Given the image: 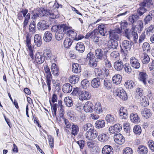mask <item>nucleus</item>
I'll return each mask as SVG.
<instances>
[{"instance_id":"f257e3e1","label":"nucleus","mask_w":154,"mask_h":154,"mask_svg":"<svg viewBox=\"0 0 154 154\" xmlns=\"http://www.w3.org/2000/svg\"><path fill=\"white\" fill-rule=\"evenodd\" d=\"M134 28H132L131 30L129 29H126L125 30V35L130 40L133 39V41L135 43H137V42L138 35L137 32L134 31Z\"/></svg>"},{"instance_id":"f03ea898","label":"nucleus","mask_w":154,"mask_h":154,"mask_svg":"<svg viewBox=\"0 0 154 154\" xmlns=\"http://www.w3.org/2000/svg\"><path fill=\"white\" fill-rule=\"evenodd\" d=\"M45 72V75L47 85L48 86V91H50L51 90V84L52 79V75L51 73L50 69L48 66H45L44 67Z\"/></svg>"},{"instance_id":"7ed1b4c3","label":"nucleus","mask_w":154,"mask_h":154,"mask_svg":"<svg viewBox=\"0 0 154 154\" xmlns=\"http://www.w3.org/2000/svg\"><path fill=\"white\" fill-rule=\"evenodd\" d=\"M109 34L110 39L119 40L120 39L119 36L118 34L122 32V29L119 28L116 29L115 30H110L108 32Z\"/></svg>"},{"instance_id":"20e7f679","label":"nucleus","mask_w":154,"mask_h":154,"mask_svg":"<svg viewBox=\"0 0 154 154\" xmlns=\"http://www.w3.org/2000/svg\"><path fill=\"white\" fill-rule=\"evenodd\" d=\"M98 135L97 131L94 128H91L86 132L85 136L88 140H91L95 139Z\"/></svg>"},{"instance_id":"39448f33","label":"nucleus","mask_w":154,"mask_h":154,"mask_svg":"<svg viewBox=\"0 0 154 154\" xmlns=\"http://www.w3.org/2000/svg\"><path fill=\"white\" fill-rule=\"evenodd\" d=\"M86 60L87 61H88V65L89 66L95 67L97 66V63L95 58V57L91 52H90L88 54Z\"/></svg>"},{"instance_id":"423d86ee","label":"nucleus","mask_w":154,"mask_h":154,"mask_svg":"<svg viewBox=\"0 0 154 154\" xmlns=\"http://www.w3.org/2000/svg\"><path fill=\"white\" fill-rule=\"evenodd\" d=\"M116 95L118 96L123 100H126L127 96L125 90L122 88H118L115 92Z\"/></svg>"},{"instance_id":"0eeeda50","label":"nucleus","mask_w":154,"mask_h":154,"mask_svg":"<svg viewBox=\"0 0 154 154\" xmlns=\"http://www.w3.org/2000/svg\"><path fill=\"white\" fill-rule=\"evenodd\" d=\"M122 129V125L118 123L110 127L109 128V131L110 133L113 134L120 131Z\"/></svg>"},{"instance_id":"6e6552de","label":"nucleus","mask_w":154,"mask_h":154,"mask_svg":"<svg viewBox=\"0 0 154 154\" xmlns=\"http://www.w3.org/2000/svg\"><path fill=\"white\" fill-rule=\"evenodd\" d=\"M114 139L115 142L119 144L122 145L125 142V138L120 134H115L114 136Z\"/></svg>"},{"instance_id":"1a4fd4ad","label":"nucleus","mask_w":154,"mask_h":154,"mask_svg":"<svg viewBox=\"0 0 154 154\" xmlns=\"http://www.w3.org/2000/svg\"><path fill=\"white\" fill-rule=\"evenodd\" d=\"M90 97L91 95L89 92L85 90L81 91L79 96V100L82 101L89 100Z\"/></svg>"},{"instance_id":"9d476101","label":"nucleus","mask_w":154,"mask_h":154,"mask_svg":"<svg viewBox=\"0 0 154 154\" xmlns=\"http://www.w3.org/2000/svg\"><path fill=\"white\" fill-rule=\"evenodd\" d=\"M45 57L40 52L37 53L35 55V62L38 64H41L44 62Z\"/></svg>"},{"instance_id":"9b49d317","label":"nucleus","mask_w":154,"mask_h":154,"mask_svg":"<svg viewBox=\"0 0 154 154\" xmlns=\"http://www.w3.org/2000/svg\"><path fill=\"white\" fill-rule=\"evenodd\" d=\"M70 27L66 24H60L57 26V30H60L64 34H67Z\"/></svg>"},{"instance_id":"f8f14e48","label":"nucleus","mask_w":154,"mask_h":154,"mask_svg":"<svg viewBox=\"0 0 154 154\" xmlns=\"http://www.w3.org/2000/svg\"><path fill=\"white\" fill-rule=\"evenodd\" d=\"M95 55L97 59L102 60L105 59L107 57L101 49H97L95 50Z\"/></svg>"},{"instance_id":"ddd939ff","label":"nucleus","mask_w":154,"mask_h":154,"mask_svg":"<svg viewBox=\"0 0 154 154\" xmlns=\"http://www.w3.org/2000/svg\"><path fill=\"white\" fill-rule=\"evenodd\" d=\"M93 105L92 103L90 102V101L86 102L83 106L84 111L87 112H92L93 111Z\"/></svg>"},{"instance_id":"4468645a","label":"nucleus","mask_w":154,"mask_h":154,"mask_svg":"<svg viewBox=\"0 0 154 154\" xmlns=\"http://www.w3.org/2000/svg\"><path fill=\"white\" fill-rule=\"evenodd\" d=\"M114 66L116 70L120 71L124 68V65L122 60H119L114 62Z\"/></svg>"},{"instance_id":"2eb2a0df","label":"nucleus","mask_w":154,"mask_h":154,"mask_svg":"<svg viewBox=\"0 0 154 154\" xmlns=\"http://www.w3.org/2000/svg\"><path fill=\"white\" fill-rule=\"evenodd\" d=\"M130 63L132 66L136 69H138L140 67V64L138 60L135 57H132L130 60Z\"/></svg>"},{"instance_id":"dca6fc26","label":"nucleus","mask_w":154,"mask_h":154,"mask_svg":"<svg viewBox=\"0 0 154 154\" xmlns=\"http://www.w3.org/2000/svg\"><path fill=\"white\" fill-rule=\"evenodd\" d=\"M102 154H113V149L109 145H105L102 149Z\"/></svg>"},{"instance_id":"f3484780","label":"nucleus","mask_w":154,"mask_h":154,"mask_svg":"<svg viewBox=\"0 0 154 154\" xmlns=\"http://www.w3.org/2000/svg\"><path fill=\"white\" fill-rule=\"evenodd\" d=\"M131 44L130 42L127 40H124L122 43L121 47L122 49L126 50V51L130 50L131 47Z\"/></svg>"},{"instance_id":"a211bd4d","label":"nucleus","mask_w":154,"mask_h":154,"mask_svg":"<svg viewBox=\"0 0 154 154\" xmlns=\"http://www.w3.org/2000/svg\"><path fill=\"white\" fill-rule=\"evenodd\" d=\"M109 138V136L107 134L104 133L100 134L97 138L98 141L103 143L108 141Z\"/></svg>"},{"instance_id":"6ab92c4d","label":"nucleus","mask_w":154,"mask_h":154,"mask_svg":"<svg viewBox=\"0 0 154 154\" xmlns=\"http://www.w3.org/2000/svg\"><path fill=\"white\" fill-rule=\"evenodd\" d=\"M147 78L148 75L146 72H141L139 73L138 79L140 81L142 82L144 85L146 84V80Z\"/></svg>"},{"instance_id":"aec40b11","label":"nucleus","mask_w":154,"mask_h":154,"mask_svg":"<svg viewBox=\"0 0 154 154\" xmlns=\"http://www.w3.org/2000/svg\"><path fill=\"white\" fill-rule=\"evenodd\" d=\"M119 113L121 119H125L127 118L128 112L126 108L122 107H121Z\"/></svg>"},{"instance_id":"412c9836","label":"nucleus","mask_w":154,"mask_h":154,"mask_svg":"<svg viewBox=\"0 0 154 154\" xmlns=\"http://www.w3.org/2000/svg\"><path fill=\"white\" fill-rule=\"evenodd\" d=\"M105 24H101L98 26L97 29L100 35L102 36H105L106 33V28Z\"/></svg>"},{"instance_id":"4be33fe9","label":"nucleus","mask_w":154,"mask_h":154,"mask_svg":"<svg viewBox=\"0 0 154 154\" xmlns=\"http://www.w3.org/2000/svg\"><path fill=\"white\" fill-rule=\"evenodd\" d=\"M92 87L94 88H98L100 85V79L99 78H94L91 82Z\"/></svg>"},{"instance_id":"5701e85b","label":"nucleus","mask_w":154,"mask_h":154,"mask_svg":"<svg viewBox=\"0 0 154 154\" xmlns=\"http://www.w3.org/2000/svg\"><path fill=\"white\" fill-rule=\"evenodd\" d=\"M72 90V87L69 83L64 84L62 87V90L65 93H70Z\"/></svg>"},{"instance_id":"b1692460","label":"nucleus","mask_w":154,"mask_h":154,"mask_svg":"<svg viewBox=\"0 0 154 154\" xmlns=\"http://www.w3.org/2000/svg\"><path fill=\"white\" fill-rule=\"evenodd\" d=\"M37 26L38 29L41 30H44L48 27L46 21L44 20L39 22L37 24Z\"/></svg>"},{"instance_id":"393cba45","label":"nucleus","mask_w":154,"mask_h":154,"mask_svg":"<svg viewBox=\"0 0 154 154\" xmlns=\"http://www.w3.org/2000/svg\"><path fill=\"white\" fill-rule=\"evenodd\" d=\"M52 37V35L50 32L46 31L44 33L43 39L45 42H49L51 41Z\"/></svg>"},{"instance_id":"a878e982","label":"nucleus","mask_w":154,"mask_h":154,"mask_svg":"<svg viewBox=\"0 0 154 154\" xmlns=\"http://www.w3.org/2000/svg\"><path fill=\"white\" fill-rule=\"evenodd\" d=\"M75 49L79 53H83L85 50V46L84 44L82 42H78L75 46Z\"/></svg>"},{"instance_id":"bb28decb","label":"nucleus","mask_w":154,"mask_h":154,"mask_svg":"<svg viewBox=\"0 0 154 154\" xmlns=\"http://www.w3.org/2000/svg\"><path fill=\"white\" fill-rule=\"evenodd\" d=\"M122 76L119 74L114 75L112 78L113 82L116 85L120 84L122 81Z\"/></svg>"},{"instance_id":"cd10ccee","label":"nucleus","mask_w":154,"mask_h":154,"mask_svg":"<svg viewBox=\"0 0 154 154\" xmlns=\"http://www.w3.org/2000/svg\"><path fill=\"white\" fill-rule=\"evenodd\" d=\"M105 120L108 123L110 124H113L116 121L114 116L110 114H108L106 116Z\"/></svg>"},{"instance_id":"c85d7f7f","label":"nucleus","mask_w":154,"mask_h":154,"mask_svg":"<svg viewBox=\"0 0 154 154\" xmlns=\"http://www.w3.org/2000/svg\"><path fill=\"white\" fill-rule=\"evenodd\" d=\"M130 119L132 122L134 123H138L140 121V119L137 114L135 113H133L131 114Z\"/></svg>"},{"instance_id":"c756f323","label":"nucleus","mask_w":154,"mask_h":154,"mask_svg":"<svg viewBox=\"0 0 154 154\" xmlns=\"http://www.w3.org/2000/svg\"><path fill=\"white\" fill-rule=\"evenodd\" d=\"M51 72L52 74L55 76H57L59 74L58 68L55 63L52 64L51 66Z\"/></svg>"},{"instance_id":"7c9ffc66","label":"nucleus","mask_w":154,"mask_h":154,"mask_svg":"<svg viewBox=\"0 0 154 154\" xmlns=\"http://www.w3.org/2000/svg\"><path fill=\"white\" fill-rule=\"evenodd\" d=\"M142 116L146 119H148L151 116V110L149 109L144 108L142 109L141 112Z\"/></svg>"},{"instance_id":"2f4dec72","label":"nucleus","mask_w":154,"mask_h":154,"mask_svg":"<svg viewBox=\"0 0 154 154\" xmlns=\"http://www.w3.org/2000/svg\"><path fill=\"white\" fill-rule=\"evenodd\" d=\"M34 42L36 45L40 47L42 44L41 36L38 34L35 35L34 36Z\"/></svg>"},{"instance_id":"473e14b6","label":"nucleus","mask_w":154,"mask_h":154,"mask_svg":"<svg viewBox=\"0 0 154 154\" xmlns=\"http://www.w3.org/2000/svg\"><path fill=\"white\" fill-rule=\"evenodd\" d=\"M71 128V134L74 136L76 135L79 131L78 126L77 125L73 124L72 125Z\"/></svg>"},{"instance_id":"72a5a7b5","label":"nucleus","mask_w":154,"mask_h":154,"mask_svg":"<svg viewBox=\"0 0 154 154\" xmlns=\"http://www.w3.org/2000/svg\"><path fill=\"white\" fill-rule=\"evenodd\" d=\"M108 46L109 48L116 49L118 46V43L117 41L110 39L108 42Z\"/></svg>"},{"instance_id":"f704fd0d","label":"nucleus","mask_w":154,"mask_h":154,"mask_svg":"<svg viewBox=\"0 0 154 154\" xmlns=\"http://www.w3.org/2000/svg\"><path fill=\"white\" fill-rule=\"evenodd\" d=\"M72 71L75 73H79L81 72V67L80 65L77 63H73Z\"/></svg>"},{"instance_id":"c9c22d12","label":"nucleus","mask_w":154,"mask_h":154,"mask_svg":"<svg viewBox=\"0 0 154 154\" xmlns=\"http://www.w3.org/2000/svg\"><path fill=\"white\" fill-rule=\"evenodd\" d=\"M95 125L96 128L100 129L105 126V122L104 120H99L96 122Z\"/></svg>"},{"instance_id":"e433bc0d","label":"nucleus","mask_w":154,"mask_h":154,"mask_svg":"<svg viewBox=\"0 0 154 154\" xmlns=\"http://www.w3.org/2000/svg\"><path fill=\"white\" fill-rule=\"evenodd\" d=\"M139 17L137 14H134L129 17L128 20L131 23H135L139 19Z\"/></svg>"},{"instance_id":"4c0bfd02","label":"nucleus","mask_w":154,"mask_h":154,"mask_svg":"<svg viewBox=\"0 0 154 154\" xmlns=\"http://www.w3.org/2000/svg\"><path fill=\"white\" fill-rule=\"evenodd\" d=\"M134 82L132 80H127L125 84V86L128 89H131L134 87Z\"/></svg>"},{"instance_id":"58836bf2","label":"nucleus","mask_w":154,"mask_h":154,"mask_svg":"<svg viewBox=\"0 0 154 154\" xmlns=\"http://www.w3.org/2000/svg\"><path fill=\"white\" fill-rule=\"evenodd\" d=\"M72 40L69 38H66L63 42V45L64 47L66 48H69L72 43Z\"/></svg>"},{"instance_id":"ea45409f","label":"nucleus","mask_w":154,"mask_h":154,"mask_svg":"<svg viewBox=\"0 0 154 154\" xmlns=\"http://www.w3.org/2000/svg\"><path fill=\"white\" fill-rule=\"evenodd\" d=\"M94 109L95 111L98 114H100L103 111L101 106V104L99 102L96 103Z\"/></svg>"},{"instance_id":"a19ab883","label":"nucleus","mask_w":154,"mask_h":154,"mask_svg":"<svg viewBox=\"0 0 154 154\" xmlns=\"http://www.w3.org/2000/svg\"><path fill=\"white\" fill-rule=\"evenodd\" d=\"M138 151L140 154H146L148 152V150L145 146H140L138 148Z\"/></svg>"},{"instance_id":"79ce46f5","label":"nucleus","mask_w":154,"mask_h":154,"mask_svg":"<svg viewBox=\"0 0 154 154\" xmlns=\"http://www.w3.org/2000/svg\"><path fill=\"white\" fill-rule=\"evenodd\" d=\"M64 35V34L61 32V31L57 30L55 33V38L57 40L60 41L63 38Z\"/></svg>"},{"instance_id":"37998d69","label":"nucleus","mask_w":154,"mask_h":154,"mask_svg":"<svg viewBox=\"0 0 154 154\" xmlns=\"http://www.w3.org/2000/svg\"><path fill=\"white\" fill-rule=\"evenodd\" d=\"M69 79L70 83L73 84H75L79 81V78L77 75H72L70 76Z\"/></svg>"},{"instance_id":"c03bdc74","label":"nucleus","mask_w":154,"mask_h":154,"mask_svg":"<svg viewBox=\"0 0 154 154\" xmlns=\"http://www.w3.org/2000/svg\"><path fill=\"white\" fill-rule=\"evenodd\" d=\"M43 54L44 57H46L47 60L50 59L52 56L50 50L49 48H47L44 50Z\"/></svg>"},{"instance_id":"a18cd8bd","label":"nucleus","mask_w":154,"mask_h":154,"mask_svg":"<svg viewBox=\"0 0 154 154\" xmlns=\"http://www.w3.org/2000/svg\"><path fill=\"white\" fill-rule=\"evenodd\" d=\"M133 131L137 135H139L141 133L142 130L140 127L139 125H135L133 128Z\"/></svg>"},{"instance_id":"49530a36","label":"nucleus","mask_w":154,"mask_h":154,"mask_svg":"<svg viewBox=\"0 0 154 154\" xmlns=\"http://www.w3.org/2000/svg\"><path fill=\"white\" fill-rule=\"evenodd\" d=\"M140 100V103L143 106H146L149 105V102L148 99L146 97H144L141 99Z\"/></svg>"},{"instance_id":"de8ad7c7","label":"nucleus","mask_w":154,"mask_h":154,"mask_svg":"<svg viewBox=\"0 0 154 154\" xmlns=\"http://www.w3.org/2000/svg\"><path fill=\"white\" fill-rule=\"evenodd\" d=\"M104 86L105 88L109 89L112 87L111 82V81L107 79H105L104 81Z\"/></svg>"},{"instance_id":"09e8293b","label":"nucleus","mask_w":154,"mask_h":154,"mask_svg":"<svg viewBox=\"0 0 154 154\" xmlns=\"http://www.w3.org/2000/svg\"><path fill=\"white\" fill-rule=\"evenodd\" d=\"M143 51L147 53L150 51V45L147 42H145L142 46Z\"/></svg>"},{"instance_id":"8fccbe9b","label":"nucleus","mask_w":154,"mask_h":154,"mask_svg":"<svg viewBox=\"0 0 154 154\" xmlns=\"http://www.w3.org/2000/svg\"><path fill=\"white\" fill-rule=\"evenodd\" d=\"M146 9L145 7H140L137 11V15L139 17L142 15L146 11Z\"/></svg>"},{"instance_id":"3c124183","label":"nucleus","mask_w":154,"mask_h":154,"mask_svg":"<svg viewBox=\"0 0 154 154\" xmlns=\"http://www.w3.org/2000/svg\"><path fill=\"white\" fill-rule=\"evenodd\" d=\"M64 101L66 105L68 107H71L73 105L72 101L69 97H66L64 99Z\"/></svg>"},{"instance_id":"603ef678","label":"nucleus","mask_w":154,"mask_h":154,"mask_svg":"<svg viewBox=\"0 0 154 154\" xmlns=\"http://www.w3.org/2000/svg\"><path fill=\"white\" fill-rule=\"evenodd\" d=\"M67 35H69V37L74 40H75L77 35L76 33L74 31L69 29L68 31Z\"/></svg>"},{"instance_id":"864d4df0","label":"nucleus","mask_w":154,"mask_h":154,"mask_svg":"<svg viewBox=\"0 0 154 154\" xmlns=\"http://www.w3.org/2000/svg\"><path fill=\"white\" fill-rule=\"evenodd\" d=\"M89 84L90 83L89 81L86 79L83 80L81 82V85L84 89H86L88 88Z\"/></svg>"},{"instance_id":"5fc2aeb1","label":"nucleus","mask_w":154,"mask_h":154,"mask_svg":"<svg viewBox=\"0 0 154 154\" xmlns=\"http://www.w3.org/2000/svg\"><path fill=\"white\" fill-rule=\"evenodd\" d=\"M50 103L51 106V109H52V113L53 116L54 117L56 116V112H57V104H54L53 105H52L51 102L50 101Z\"/></svg>"},{"instance_id":"6e6d98bb","label":"nucleus","mask_w":154,"mask_h":154,"mask_svg":"<svg viewBox=\"0 0 154 154\" xmlns=\"http://www.w3.org/2000/svg\"><path fill=\"white\" fill-rule=\"evenodd\" d=\"M46 15L52 19L57 18L58 17V16L55 15L51 11L49 10L46 12Z\"/></svg>"},{"instance_id":"4d7b16f0","label":"nucleus","mask_w":154,"mask_h":154,"mask_svg":"<svg viewBox=\"0 0 154 154\" xmlns=\"http://www.w3.org/2000/svg\"><path fill=\"white\" fill-rule=\"evenodd\" d=\"M29 29L30 32L34 33L35 30V23L34 21L31 23L29 26Z\"/></svg>"},{"instance_id":"13d9d810","label":"nucleus","mask_w":154,"mask_h":154,"mask_svg":"<svg viewBox=\"0 0 154 154\" xmlns=\"http://www.w3.org/2000/svg\"><path fill=\"white\" fill-rule=\"evenodd\" d=\"M48 11V10H45L44 9H40L37 12L38 14V16L40 17H42L43 16H47L46 12Z\"/></svg>"},{"instance_id":"bf43d9fd","label":"nucleus","mask_w":154,"mask_h":154,"mask_svg":"<svg viewBox=\"0 0 154 154\" xmlns=\"http://www.w3.org/2000/svg\"><path fill=\"white\" fill-rule=\"evenodd\" d=\"M97 29H95L91 32L87 33L85 36V38H92L93 36L95 35L97 33L96 32L97 31Z\"/></svg>"},{"instance_id":"052dcab7","label":"nucleus","mask_w":154,"mask_h":154,"mask_svg":"<svg viewBox=\"0 0 154 154\" xmlns=\"http://www.w3.org/2000/svg\"><path fill=\"white\" fill-rule=\"evenodd\" d=\"M133 153L132 149L129 147H127L123 150V154H132Z\"/></svg>"},{"instance_id":"680f3d73","label":"nucleus","mask_w":154,"mask_h":154,"mask_svg":"<svg viewBox=\"0 0 154 154\" xmlns=\"http://www.w3.org/2000/svg\"><path fill=\"white\" fill-rule=\"evenodd\" d=\"M91 128H93V127H92V124L89 123L85 124L82 127V129L85 131H86L88 129L89 130Z\"/></svg>"},{"instance_id":"e2e57ef3","label":"nucleus","mask_w":154,"mask_h":154,"mask_svg":"<svg viewBox=\"0 0 154 154\" xmlns=\"http://www.w3.org/2000/svg\"><path fill=\"white\" fill-rule=\"evenodd\" d=\"M30 42L31 40L29 37L28 36H27L26 40V46L29 51H31L32 50V47Z\"/></svg>"},{"instance_id":"0e129e2a","label":"nucleus","mask_w":154,"mask_h":154,"mask_svg":"<svg viewBox=\"0 0 154 154\" xmlns=\"http://www.w3.org/2000/svg\"><path fill=\"white\" fill-rule=\"evenodd\" d=\"M135 91L137 95L141 97L143 95V90L141 88H137L136 89Z\"/></svg>"},{"instance_id":"69168bd1","label":"nucleus","mask_w":154,"mask_h":154,"mask_svg":"<svg viewBox=\"0 0 154 154\" xmlns=\"http://www.w3.org/2000/svg\"><path fill=\"white\" fill-rule=\"evenodd\" d=\"M125 70V72L128 73H130L131 71V69L130 66L127 64L124 65Z\"/></svg>"},{"instance_id":"338daca9","label":"nucleus","mask_w":154,"mask_h":154,"mask_svg":"<svg viewBox=\"0 0 154 154\" xmlns=\"http://www.w3.org/2000/svg\"><path fill=\"white\" fill-rule=\"evenodd\" d=\"M63 121L64 122L65 124L66 125V127L69 129H71V126H72L71 124L69 122V121L66 119L64 118H63Z\"/></svg>"},{"instance_id":"774afa93","label":"nucleus","mask_w":154,"mask_h":154,"mask_svg":"<svg viewBox=\"0 0 154 154\" xmlns=\"http://www.w3.org/2000/svg\"><path fill=\"white\" fill-rule=\"evenodd\" d=\"M148 145L150 149L154 151V142L152 140H149L148 142Z\"/></svg>"}]
</instances>
